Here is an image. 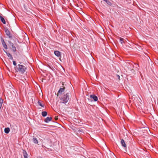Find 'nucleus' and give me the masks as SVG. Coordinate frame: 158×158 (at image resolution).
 Listing matches in <instances>:
<instances>
[{"mask_svg":"<svg viewBox=\"0 0 158 158\" xmlns=\"http://www.w3.org/2000/svg\"><path fill=\"white\" fill-rule=\"evenodd\" d=\"M70 95V93H66L64 95L61 99V102L63 103H66L69 99V96Z\"/></svg>","mask_w":158,"mask_h":158,"instance_id":"f257e3e1","label":"nucleus"},{"mask_svg":"<svg viewBox=\"0 0 158 158\" xmlns=\"http://www.w3.org/2000/svg\"><path fill=\"white\" fill-rule=\"evenodd\" d=\"M16 71L20 73H23L25 71L27 68L23 65L19 64L17 67Z\"/></svg>","mask_w":158,"mask_h":158,"instance_id":"f03ea898","label":"nucleus"},{"mask_svg":"<svg viewBox=\"0 0 158 158\" xmlns=\"http://www.w3.org/2000/svg\"><path fill=\"white\" fill-rule=\"evenodd\" d=\"M65 87H63V88H60L59 90H58V93L57 94V97L59 96V95L61 94L62 92H63L64 89H65Z\"/></svg>","mask_w":158,"mask_h":158,"instance_id":"7ed1b4c3","label":"nucleus"},{"mask_svg":"<svg viewBox=\"0 0 158 158\" xmlns=\"http://www.w3.org/2000/svg\"><path fill=\"white\" fill-rule=\"evenodd\" d=\"M10 45V46H11L12 47V50L13 52H16V49L15 47L14 46V44L13 43L11 42L10 41H8Z\"/></svg>","mask_w":158,"mask_h":158,"instance_id":"20e7f679","label":"nucleus"},{"mask_svg":"<svg viewBox=\"0 0 158 158\" xmlns=\"http://www.w3.org/2000/svg\"><path fill=\"white\" fill-rule=\"evenodd\" d=\"M1 41L2 42V44L3 45V47L4 48L6 49H7V45H6V43H5L4 39H3L2 37H1Z\"/></svg>","mask_w":158,"mask_h":158,"instance_id":"39448f33","label":"nucleus"},{"mask_svg":"<svg viewBox=\"0 0 158 158\" xmlns=\"http://www.w3.org/2000/svg\"><path fill=\"white\" fill-rule=\"evenodd\" d=\"M5 32L6 33V35L8 36L9 38H12V36L10 35V32L8 29H6L5 30Z\"/></svg>","mask_w":158,"mask_h":158,"instance_id":"423d86ee","label":"nucleus"},{"mask_svg":"<svg viewBox=\"0 0 158 158\" xmlns=\"http://www.w3.org/2000/svg\"><path fill=\"white\" fill-rule=\"evenodd\" d=\"M54 54L56 56L58 57H61V53L59 51H56L54 52Z\"/></svg>","mask_w":158,"mask_h":158,"instance_id":"0eeeda50","label":"nucleus"},{"mask_svg":"<svg viewBox=\"0 0 158 158\" xmlns=\"http://www.w3.org/2000/svg\"><path fill=\"white\" fill-rule=\"evenodd\" d=\"M121 143L122 146L126 148H127V145L124 140L122 139L121 141Z\"/></svg>","mask_w":158,"mask_h":158,"instance_id":"6e6552de","label":"nucleus"},{"mask_svg":"<svg viewBox=\"0 0 158 158\" xmlns=\"http://www.w3.org/2000/svg\"><path fill=\"white\" fill-rule=\"evenodd\" d=\"M90 98H93L95 101H96L98 100L97 97L94 95H90Z\"/></svg>","mask_w":158,"mask_h":158,"instance_id":"1a4fd4ad","label":"nucleus"},{"mask_svg":"<svg viewBox=\"0 0 158 158\" xmlns=\"http://www.w3.org/2000/svg\"><path fill=\"white\" fill-rule=\"evenodd\" d=\"M4 52L6 53L7 56L11 60L13 59V57L11 54L7 52H6L5 50H4Z\"/></svg>","mask_w":158,"mask_h":158,"instance_id":"9d476101","label":"nucleus"},{"mask_svg":"<svg viewBox=\"0 0 158 158\" xmlns=\"http://www.w3.org/2000/svg\"><path fill=\"white\" fill-rule=\"evenodd\" d=\"M52 119V118L51 117H47L45 119V122L47 123H48L49 122L51 121Z\"/></svg>","mask_w":158,"mask_h":158,"instance_id":"9b49d317","label":"nucleus"},{"mask_svg":"<svg viewBox=\"0 0 158 158\" xmlns=\"http://www.w3.org/2000/svg\"><path fill=\"white\" fill-rule=\"evenodd\" d=\"M23 153L24 158H28V154L25 151L23 150Z\"/></svg>","mask_w":158,"mask_h":158,"instance_id":"f8f14e48","label":"nucleus"},{"mask_svg":"<svg viewBox=\"0 0 158 158\" xmlns=\"http://www.w3.org/2000/svg\"><path fill=\"white\" fill-rule=\"evenodd\" d=\"M0 19L1 22L4 24H5L6 23V21L4 19L3 17H2L1 15H0Z\"/></svg>","mask_w":158,"mask_h":158,"instance_id":"ddd939ff","label":"nucleus"},{"mask_svg":"<svg viewBox=\"0 0 158 158\" xmlns=\"http://www.w3.org/2000/svg\"><path fill=\"white\" fill-rule=\"evenodd\" d=\"M10 131V128L9 127L5 128L4 129V132L6 134L8 133Z\"/></svg>","mask_w":158,"mask_h":158,"instance_id":"4468645a","label":"nucleus"},{"mask_svg":"<svg viewBox=\"0 0 158 158\" xmlns=\"http://www.w3.org/2000/svg\"><path fill=\"white\" fill-rule=\"evenodd\" d=\"M32 140L34 143L35 144H38V140L36 138H33Z\"/></svg>","mask_w":158,"mask_h":158,"instance_id":"2eb2a0df","label":"nucleus"},{"mask_svg":"<svg viewBox=\"0 0 158 158\" xmlns=\"http://www.w3.org/2000/svg\"><path fill=\"white\" fill-rule=\"evenodd\" d=\"M139 102H137L138 105L139 106H140L141 105H142V101L141 100L140 98H139V99H138Z\"/></svg>","mask_w":158,"mask_h":158,"instance_id":"dca6fc26","label":"nucleus"},{"mask_svg":"<svg viewBox=\"0 0 158 158\" xmlns=\"http://www.w3.org/2000/svg\"><path fill=\"white\" fill-rule=\"evenodd\" d=\"M42 115L44 117H45L47 115V112L46 111H43L42 112Z\"/></svg>","mask_w":158,"mask_h":158,"instance_id":"f3484780","label":"nucleus"},{"mask_svg":"<svg viewBox=\"0 0 158 158\" xmlns=\"http://www.w3.org/2000/svg\"><path fill=\"white\" fill-rule=\"evenodd\" d=\"M148 131H149V129L147 127L146 128V129H144V130H142V131H143V132L144 133H148Z\"/></svg>","mask_w":158,"mask_h":158,"instance_id":"a211bd4d","label":"nucleus"},{"mask_svg":"<svg viewBox=\"0 0 158 158\" xmlns=\"http://www.w3.org/2000/svg\"><path fill=\"white\" fill-rule=\"evenodd\" d=\"M124 39L122 38H119V42L120 43L122 44L124 42L123 41Z\"/></svg>","mask_w":158,"mask_h":158,"instance_id":"6ab92c4d","label":"nucleus"},{"mask_svg":"<svg viewBox=\"0 0 158 158\" xmlns=\"http://www.w3.org/2000/svg\"><path fill=\"white\" fill-rule=\"evenodd\" d=\"M38 104L40 106H41V107H44V105H43L42 103L40 102V101H38Z\"/></svg>","mask_w":158,"mask_h":158,"instance_id":"aec40b11","label":"nucleus"},{"mask_svg":"<svg viewBox=\"0 0 158 158\" xmlns=\"http://www.w3.org/2000/svg\"><path fill=\"white\" fill-rule=\"evenodd\" d=\"M35 96H33L32 97L31 99H32V101L33 103V100L35 101Z\"/></svg>","mask_w":158,"mask_h":158,"instance_id":"412c9836","label":"nucleus"},{"mask_svg":"<svg viewBox=\"0 0 158 158\" xmlns=\"http://www.w3.org/2000/svg\"><path fill=\"white\" fill-rule=\"evenodd\" d=\"M13 64H14V65H15V66L16 65V62H15V61H13Z\"/></svg>","mask_w":158,"mask_h":158,"instance_id":"4be33fe9","label":"nucleus"},{"mask_svg":"<svg viewBox=\"0 0 158 158\" xmlns=\"http://www.w3.org/2000/svg\"><path fill=\"white\" fill-rule=\"evenodd\" d=\"M55 119L56 120H57L58 119V117L57 116H56L55 117Z\"/></svg>","mask_w":158,"mask_h":158,"instance_id":"5701e85b","label":"nucleus"},{"mask_svg":"<svg viewBox=\"0 0 158 158\" xmlns=\"http://www.w3.org/2000/svg\"><path fill=\"white\" fill-rule=\"evenodd\" d=\"M118 77V78L119 79L120 78V76L119 75H117Z\"/></svg>","mask_w":158,"mask_h":158,"instance_id":"b1692460","label":"nucleus"},{"mask_svg":"<svg viewBox=\"0 0 158 158\" xmlns=\"http://www.w3.org/2000/svg\"><path fill=\"white\" fill-rule=\"evenodd\" d=\"M64 85V84L63 83H62V85Z\"/></svg>","mask_w":158,"mask_h":158,"instance_id":"393cba45","label":"nucleus"},{"mask_svg":"<svg viewBox=\"0 0 158 158\" xmlns=\"http://www.w3.org/2000/svg\"><path fill=\"white\" fill-rule=\"evenodd\" d=\"M32 69L33 70H34L33 69V68H32Z\"/></svg>","mask_w":158,"mask_h":158,"instance_id":"a878e982","label":"nucleus"}]
</instances>
